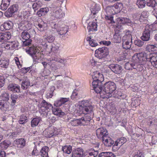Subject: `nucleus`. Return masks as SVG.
<instances>
[{
    "instance_id": "nucleus-1",
    "label": "nucleus",
    "mask_w": 157,
    "mask_h": 157,
    "mask_svg": "<svg viewBox=\"0 0 157 157\" xmlns=\"http://www.w3.org/2000/svg\"><path fill=\"white\" fill-rule=\"evenodd\" d=\"M104 91L101 94V97L103 98H109L112 97L113 92L116 89V84L113 82H106L104 86Z\"/></svg>"
},
{
    "instance_id": "nucleus-2",
    "label": "nucleus",
    "mask_w": 157,
    "mask_h": 157,
    "mask_svg": "<svg viewBox=\"0 0 157 157\" xmlns=\"http://www.w3.org/2000/svg\"><path fill=\"white\" fill-rule=\"evenodd\" d=\"M94 107L88 100H83L82 101L81 104L79 105L78 109L77 112L79 116L81 114H85L93 113Z\"/></svg>"
},
{
    "instance_id": "nucleus-3",
    "label": "nucleus",
    "mask_w": 157,
    "mask_h": 157,
    "mask_svg": "<svg viewBox=\"0 0 157 157\" xmlns=\"http://www.w3.org/2000/svg\"><path fill=\"white\" fill-rule=\"evenodd\" d=\"M91 117L86 116L84 117H82L79 119L73 118H68V121L73 126H77L79 125H87L90 124L91 119Z\"/></svg>"
},
{
    "instance_id": "nucleus-4",
    "label": "nucleus",
    "mask_w": 157,
    "mask_h": 157,
    "mask_svg": "<svg viewBox=\"0 0 157 157\" xmlns=\"http://www.w3.org/2000/svg\"><path fill=\"white\" fill-rule=\"evenodd\" d=\"M150 54H147L144 52H141L139 53H135L132 58L133 63L137 64H143L145 63L147 61L149 62L148 59Z\"/></svg>"
},
{
    "instance_id": "nucleus-5",
    "label": "nucleus",
    "mask_w": 157,
    "mask_h": 157,
    "mask_svg": "<svg viewBox=\"0 0 157 157\" xmlns=\"http://www.w3.org/2000/svg\"><path fill=\"white\" fill-rule=\"evenodd\" d=\"M26 52L30 55L33 58V59L36 61V60L40 59V58L37 57V54H39V47L37 46L35 47L32 46L30 47L27 48L25 49Z\"/></svg>"
},
{
    "instance_id": "nucleus-6",
    "label": "nucleus",
    "mask_w": 157,
    "mask_h": 157,
    "mask_svg": "<svg viewBox=\"0 0 157 157\" xmlns=\"http://www.w3.org/2000/svg\"><path fill=\"white\" fill-rule=\"evenodd\" d=\"M109 54V48L106 47H102L96 49L95 52V56L99 59L107 56Z\"/></svg>"
},
{
    "instance_id": "nucleus-7",
    "label": "nucleus",
    "mask_w": 157,
    "mask_h": 157,
    "mask_svg": "<svg viewBox=\"0 0 157 157\" xmlns=\"http://www.w3.org/2000/svg\"><path fill=\"white\" fill-rule=\"evenodd\" d=\"M96 134L98 138L102 140L108 135L109 133L105 128L101 127L97 129Z\"/></svg>"
},
{
    "instance_id": "nucleus-8",
    "label": "nucleus",
    "mask_w": 157,
    "mask_h": 157,
    "mask_svg": "<svg viewBox=\"0 0 157 157\" xmlns=\"http://www.w3.org/2000/svg\"><path fill=\"white\" fill-rule=\"evenodd\" d=\"M56 128L54 127H49L44 131V134L45 137L51 138L54 136L56 133Z\"/></svg>"
},
{
    "instance_id": "nucleus-9",
    "label": "nucleus",
    "mask_w": 157,
    "mask_h": 157,
    "mask_svg": "<svg viewBox=\"0 0 157 157\" xmlns=\"http://www.w3.org/2000/svg\"><path fill=\"white\" fill-rule=\"evenodd\" d=\"M148 57L149 62L151 63L153 67L157 68V52L150 53L149 57Z\"/></svg>"
},
{
    "instance_id": "nucleus-10",
    "label": "nucleus",
    "mask_w": 157,
    "mask_h": 157,
    "mask_svg": "<svg viewBox=\"0 0 157 157\" xmlns=\"http://www.w3.org/2000/svg\"><path fill=\"white\" fill-rule=\"evenodd\" d=\"M18 46V43L15 41L11 42H8L6 43H3L2 45V48H4L6 49L10 50L14 49L16 48H17Z\"/></svg>"
},
{
    "instance_id": "nucleus-11",
    "label": "nucleus",
    "mask_w": 157,
    "mask_h": 157,
    "mask_svg": "<svg viewBox=\"0 0 157 157\" xmlns=\"http://www.w3.org/2000/svg\"><path fill=\"white\" fill-rule=\"evenodd\" d=\"M52 107L51 104L48 103L45 100H43L39 106V110L40 112H44L48 109Z\"/></svg>"
},
{
    "instance_id": "nucleus-12",
    "label": "nucleus",
    "mask_w": 157,
    "mask_h": 157,
    "mask_svg": "<svg viewBox=\"0 0 157 157\" xmlns=\"http://www.w3.org/2000/svg\"><path fill=\"white\" fill-rule=\"evenodd\" d=\"M109 67L114 73L116 74H119L122 72V67L117 64L113 63L110 64L109 65Z\"/></svg>"
},
{
    "instance_id": "nucleus-13",
    "label": "nucleus",
    "mask_w": 157,
    "mask_h": 157,
    "mask_svg": "<svg viewBox=\"0 0 157 157\" xmlns=\"http://www.w3.org/2000/svg\"><path fill=\"white\" fill-rule=\"evenodd\" d=\"M35 24L36 27L40 31H43L45 30L47 26V24L40 19Z\"/></svg>"
},
{
    "instance_id": "nucleus-14",
    "label": "nucleus",
    "mask_w": 157,
    "mask_h": 157,
    "mask_svg": "<svg viewBox=\"0 0 157 157\" xmlns=\"http://www.w3.org/2000/svg\"><path fill=\"white\" fill-rule=\"evenodd\" d=\"M14 143L18 149L21 150L25 145V141L23 138L17 139L14 141Z\"/></svg>"
},
{
    "instance_id": "nucleus-15",
    "label": "nucleus",
    "mask_w": 157,
    "mask_h": 157,
    "mask_svg": "<svg viewBox=\"0 0 157 157\" xmlns=\"http://www.w3.org/2000/svg\"><path fill=\"white\" fill-rule=\"evenodd\" d=\"M127 141L126 138L124 137L120 138L116 140L114 145L113 146V148L114 149L115 148H116L117 150L119 147L123 145Z\"/></svg>"
},
{
    "instance_id": "nucleus-16",
    "label": "nucleus",
    "mask_w": 157,
    "mask_h": 157,
    "mask_svg": "<svg viewBox=\"0 0 157 157\" xmlns=\"http://www.w3.org/2000/svg\"><path fill=\"white\" fill-rule=\"evenodd\" d=\"M92 77L93 79H95L96 81H99L100 82H102L104 80L102 74L98 71L93 72L92 75Z\"/></svg>"
},
{
    "instance_id": "nucleus-17",
    "label": "nucleus",
    "mask_w": 157,
    "mask_h": 157,
    "mask_svg": "<svg viewBox=\"0 0 157 157\" xmlns=\"http://www.w3.org/2000/svg\"><path fill=\"white\" fill-rule=\"evenodd\" d=\"M13 26V23L11 21H8L4 22L3 24L1 25L0 29L2 31L4 29L9 30L12 29Z\"/></svg>"
},
{
    "instance_id": "nucleus-18",
    "label": "nucleus",
    "mask_w": 157,
    "mask_h": 157,
    "mask_svg": "<svg viewBox=\"0 0 157 157\" xmlns=\"http://www.w3.org/2000/svg\"><path fill=\"white\" fill-rule=\"evenodd\" d=\"M8 88L9 90L13 93H18L20 92V87L17 84L10 83L8 85Z\"/></svg>"
},
{
    "instance_id": "nucleus-19",
    "label": "nucleus",
    "mask_w": 157,
    "mask_h": 157,
    "mask_svg": "<svg viewBox=\"0 0 157 157\" xmlns=\"http://www.w3.org/2000/svg\"><path fill=\"white\" fill-rule=\"evenodd\" d=\"M151 31L150 29H145L143 32L142 36L141 37L142 40L145 41L149 40L150 39Z\"/></svg>"
},
{
    "instance_id": "nucleus-20",
    "label": "nucleus",
    "mask_w": 157,
    "mask_h": 157,
    "mask_svg": "<svg viewBox=\"0 0 157 157\" xmlns=\"http://www.w3.org/2000/svg\"><path fill=\"white\" fill-rule=\"evenodd\" d=\"M69 98H61L58 100L55 101L54 105L56 107H59L64 104L66 102L69 101Z\"/></svg>"
},
{
    "instance_id": "nucleus-21",
    "label": "nucleus",
    "mask_w": 157,
    "mask_h": 157,
    "mask_svg": "<svg viewBox=\"0 0 157 157\" xmlns=\"http://www.w3.org/2000/svg\"><path fill=\"white\" fill-rule=\"evenodd\" d=\"M102 140L105 145L106 147H111L114 144V141L108 135L104 137Z\"/></svg>"
},
{
    "instance_id": "nucleus-22",
    "label": "nucleus",
    "mask_w": 157,
    "mask_h": 157,
    "mask_svg": "<svg viewBox=\"0 0 157 157\" xmlns=\"http://www.w3.org/2000/svg\"><path fill=\"white\" fill-rule=\"evenodd\" d=\"M97 20L96 19H95V21H93L89 23L87 29L89 31H93L97 30L98 22Z\"/></svg>"
},
{
    "instance_id": "nucleus-23",
    "label": "nucleus",
    "mask_w": 157,
    "mask_h": 157,
    "mask_svg": "<svg viewBox=\"0 0 157 157\" xmlns=\"http://www.w3.org/2000/svg\"><path fill=\"white\" fill-rule=\"evenodd\" d=\"M83 150L80 148H77L74 150L72 153V157H83Z\"/></svg>"
},
{
    "instance_id": "nucleus-24",
    "label": "nucleus",
    "mask_w": 157,
    "mask_h": 157,
    "mask_svg": "<svg viewBox=\"0 0 157 157\" xmlns=\"http://www.w3.org/2000/svg\"><path fill=\"white\" fill-rule=\"evenodd\" d=\"M101 6L100 5L95 3H94L91 8V11L93 15H95L101 10Z\"/></svg>"
},
{
    "instance_id": "nucleus-25",
    "label": "nucleus",
    "mask_w": 157,
    "mask_h": 157,
    "mask_svg": "<svg viewBox=\"0 0 157 157\" xmlns=\"http://www.w3.org/2000/svg\"><path fill=\"white\" fill-rule=\"evenodd\" d=\"M52 111L54 114L59 117H63L65 115V113L63 112L61 109L57 108L52 107Z\"/></svg>"
},
{
    "instance_id": "nucleus-26",
    "label": "nucleus",
    "mask_w": 157,
    "mask_h": 157,
    "mask_svg": "<svg viewBox=\"0 0 157 157\" xmlns=\"http://www.w3.org/2000/svg\"><path fill=\"white\" fill-rule=\"evenodd\" d=\"M68 27L65 25H61L60 27L59 26V29L57 30L58 33L60 35L65 34L68 31Z\"/></svg>"
},
{
    "instance_id": "nucleus-27",
    "label": "nucleus",
    "mask_w": 157,
    "mask_h": 157,
    "mask_svg": "<svg viewBox=\"0 0 157 157\" xmlns=\"http://www.w3.org/2000/svg\"><path fill=\"white\" fill-rule=\"evenodd\" d=\"M114 7L113 6H107L105 9L106 14L113 15L117 13Z\"/></svg>"
},
{
    "instance_id": "nucleus-28",
    "label": "nucleus",
    "mask_w": 157,
    "mask_h": 157,
    "mask_svg": "<svg viewBox=\"0 0 157 157\" xmlns=\"http://www.w3.org/2000/svg\"><path fill=\"white\" fill-rule=\"evenodd\" d=\"M148 14V13L147 11H143L142 12L139 18L140 21L144 24L145 23V22H146L147 20V19Z\"/></svg>"
},
{
    "instance_id": "nucleus-29",
    "label": "nucleus",
    "mask_w": 157,
    "mask_h": 157,
    "mask_svg": "<svg viewBox=\"0 0 157 157\" xmlns=\"http://www.w3.org/2000/svg\"><path fill=\"white\" fill-rule=\"evenodd\" d=\"M11 144V143L8 140H5L0 144V151H3L4 150L6 149Z\"/></svg>"
},
{
    "instance_id": "nucleus-30",
    "label": "nucleus",
    "mask_w": 157,
    "mask_h": 157,
    "mask_svg": "<svg viewBox=\"0 0 157 157\" xmlns=\"http://www.w3.org/2000/svg\"><path fill=\"white\" fill-rule=\"evenodd\" d=\"M86 40L89 42L90 45L92 47H95L98 45V42L92 39L91 36L86 38Z\"/></svg>"
},
{
    "instance_id": "nucleus-31",
    "label": "nucleus",
    "mask_w": 157,
    "mask_h": 157,
    "mask_svg": "<svg viewBox=\"0 0 157 157\" xmlns=\"http://www.w3.org/2000/svg\"><path fill=\"white\" fill-rule=\"evenodd\" d=\"M135 63H133L132 61L130 62H128L124 65V68L126 70H132V69H136L137 67V65H136Z\"/></svg>"
},
{
    "instance_id": "nucleus-32",
    "label": "nucleus",
    "mask_w": 157,
    "mask_h": 157,
    "mask_svg": "<svg viewBox=\"0 0 157 157\" xmlns=\"http://www.w3.org/2000/svg\"><path fill=\"white\" fill-rule=\"evenodd\" d=\"M49 147L47 146L43 147L41 148L40 154L42 157H49L48 152Z\"/></svg>"
},
{
    "instance_id": "nucleus-33",
    "label": "nucleus",
    "mask_w": 157,
    "mask_h": 157,
    "mask_svg": "<svg viewBox=\"0 0 157 157\" xmlns=\"http://www.w3.org/2000/svg\"><path fill=\"white\" fill-rule=\"evenodd\" d=\"M52 15L57 19H60L63 17L64 14L63 13L62 10L59 9L58 10L53 12L52 13Z\"/></svg>"
},
{
    "instance_id": "nucleus-34",
    "label": "nucleus",
    "mask_w": 157,
    "mask_h": 157,
    "mask_svg": "<svg viewBox=\"0 0 157 157\" xmlns=\"http://www.w3.org/2000/svg\"><path fill=\"white\" fill-rule=\"evenodd\" d=\"M18 6L17 5L14 4L12 5L8 10L7 13L10 14L9 15V16H11L12 14L17 12L18 10Z\"/></svg>"
},
{
    "instance_id": "nucleus-35",
    "label": "nucleus",
    "mask_w": 157,
    "mask_h": 157,
    "mask_svg": "<svg viewBox=\"0 0 157 157\" xmlns=\"http://www.w3.org/2000/svg\"><path fill=\"white\" fill-rule=\"evenodd\" d=\"M49 11V9L48 7L41 8L37 12V14L39 17H41L47 13Z\"/></svg>"
},
{
    "instance_id": "nucleus-36",
    "label": "nucleus",
    "mask_w": 157,
    "mask_h": 157,
    "mask_svg": "<svg viewBox=\"0 0 157 157\" xmlns=\"http://www.w3.org/2000/svg\"><path fill=\"white\" fill-rule=\"evenodd\" d=\"M132 41L122 40V47L123 48L126 50L129 49L132 44Z\"/></svg>"
},
{
    "instance_id": "nucleus-37",
    "label": "nucleus",
    "mask_w": 157,
    "mask_h": 157,
    "mask_svg": "<svg viewBox=\"0 0 157 157\" xmlns=\"http://www.w3.org/2000/svg\"><path fill=\"white\" fill-rule=\"evenodd\" d=\"M124 33L125 35L123 37L122 40L132 41V36L131 32L129 30H125Z\"/></svg>"
},
{
    "instance_id": "nucleus-38",
    "label": "nucleus",
    "mask_w": 157,
    "mask_h": 157,
    "mask_svg": "<svg viewBox=\"0 0 157 157\" xmlns=\"http://www.w3.org/2000/svg\"><path fill=\"white\" fill-rule=\"evenodd\" d=\"M112 41L115 43H120L121 41V37L118 33H115L113 38L112 39Z\"/></svg>"
},
{
    "instance_id": "nucleus-39",
    "label": "nucleus",
    "mask_w": 157,
    "mask_h": 157,
    "mask_svg": "<svg viewBox=\"0 0 157 157\" xmlns=\"http://www.w3.org/2000/svg\"><path fill=\"white\" fill-rule=\"evenodd\" d=\"M30 83L29 79H26L23 80L21 83L22 89L25 90L28 88L30 86Z\"/></svg>"
},
{
    "instance_id": "nucleus-40",
    "label": "nucleus",
    "mask_w": 157,
    "mask_h": 157,
    "mask_svg": "<svg viewBox=\"0 0 157 157\" xmlns=\"http://www.w3.org/2000/svg\"><path fill=\"white\" fill-rule=\"evenodd\" d=\"M114 94L113 93L112 97L119 99H123L125 97L124 95L120 90H117L115 91Z\"/></svg>"
},
{
    "instance_id": "nucleus-41",
    "label": "nucleus",
    "mask_w": 157,
    "mask_h": 157,
    "mask_svg": "<svg viewBox=\"0 0 157 157\" xmlns=\"http://www.w3.org/2000/svg\"><path fill=\"white\" fill-rule=\"evenodd\" d=\"M113 6L114 7V8L117 13L122 10L123 7V5L121 2L116 3L113 5Z\"/></svg>"
},
{
    "instance_id": "nucleus-42",
    "label": "nucleus",
    "mask_w": 157,
    "mask_h": 157,
    "mask_svg": "<svg viewBox=\"0 0 157 157\" xmlns=\"http://www.w3.org/2000/svg\"><path fill=\"white\" fill-rule=\"evenodd\" d=\"M11 33L9 32L2 33V42H6L9 40L11 38Z\"/></svg>"
},
{
    "instance_id": "nucleus-43",
    "label": "nucleus",
    "mask_w": 157,
    "mask_h": 157,
    "mask_svg": "<svg viewBox=\"0 0 157 157\" xmlns=\"http://www.w3.org/2000/svg\"><path fill=\"white\" fill-rule=\"evenodd\" d=\"M10 0H2L1 5V9L2 10H6L10 4Z\"/></svg>"
},
{
    "instance_id": "nucleus-44",
    "label": "nucleus",
    "mask_w": 157,
    "mask_h": 157,
    "mask_svg": "<svg viewBox=\"0 0 157 157\" xmlns=\"http://www.w3.org/2000/svg\"><path fill=\"white\" fill-rule=\"evenodd\" d=\"M41 118L40 117L33 118L31 121V126L32 127H35L37 126L40 122Z\"/></svg>"
},
{
    "instance_id": "nucleus-45",
    "label": "nucleus",
    "mask_w": 157,
    "mask_h": 157,
    "mask_svg": "<svg viewBox=\"0 0 157 157\" xmlns=\"http://www.w3.org/2000/svg\"><path fill=\"white\" fill-rule=\"evenodd\" d=\"M43 4L42 1H37L34 2L32 5V7L34 11L37 10L43 5Z\"/></svg>"
},
{
    "instance_id": "nucleus-46",
    "label": "nucleus",
    "mask_w": 157,
    "mask_h": 157,
    "mask_svg": "<svg viewBox=\"0 0 157 157\" xmlns=\"http://www.w3.org/2000/svg\"><path fill=\"white\" fill-rule=\"evenodd\" d=\"M157 48V44L154 45L148 44L146 47V50L149 52H154L156 50Z\"/></svg>"
},
{
    "instance_id": "nucleus-47",
    "label": "nucleus",
    "mask_w": 157,
    "mask_h": 157,
    "mask_svg": "<svg viewBox=\"0 0 157 157\" xmlns=\"http://www.w3.org/2000/svg\"><path fill=\"white\" fill-rule=\"evenodd\" d=\"M9 65V61L5 59H1L0 60V66L1 67L7 68Z\"/></svg>"
},
{
    "instance_id": "nucleus-48",
    "label": "nucleus",
    "mask_w": 157,
    "mask_h": 157,
    "mask_svg": "<svg viewBox=\"0 0 157 157\" xmlns=\"http://www.w3.org/2000/svg\"><path fill=\"white\" fill-rule=\"evenodd\" d=\"M117 19L120 24L130 23L131 22V20L127 17H119Z\"/></svg>"
},
{
    "instance_id": "nucleus-49",
    "label": "nucleus",
    "mask_w": 157,
    "mask_h": 157,
    "mask_svg": "<svg viewBox=\"0 0 157 157\" xmlns=\"http://www.w3.org/2000/svg\"><path fill=\"white\" fill-rule=\"evenodd\" d=\"M9 105L7 103L0 102V109L3 112H5L9 109Z\"/></svg>"
},
{
    "instance_id": "nucleus-50",
    "label": "nucleus",
    "mask_w": 157,
    "mask_h": 157,
    "mask_svg": "<svg viewBox=\"0 0 157 157\" xmlns=\"http://www.w3.org/2000/svg\"><path fill=\"white\" fill-rule=\"evenodd\" d=\"M105 18L109 24L115 23V22L113 20V17L112 15L106 14L105 15Z\"/></svg>"
},
{
    "instance_id": "nucleus-51",
    "label": "nucleus",
    "mask_w": 157,
    "mask_h": 157,
    "mask_svg": "<svg viewBox=\"0 0 157 157\" xmlns=\"http://www.w3.org/2000/svg\"><path fill=\"white\" fill-rule=\"evenodd\" d=\"M113 154L112 152H102L100 153L98 157H113Z\"/></svg>"
},
{
    "instance_id": "nucleus-52",
    "label": "nucleus",
    "mask_w": 157,
    "mask_h": 157,
    "mask_svg": "<svg viewBox=\"0 0 157 157\" xmlns=\"http://www.w3.org/2000/svg\"><path fill=\"white\" fill-rule=\"evenodd\" d=\"M146 4L145 0H137L136 4L139 8H144Z\"/></svg>"
},
{
    "instance_id": "nucleus-53",
    "label": "nucleus",
    "mask_w": 157,
    "mask_h": 157,
    "mask_svg": "<svg viewBox=\"0 0 157 157\" xmlns=\"http://www.w3.org/2000/svg\"><path fill=\"white\" fill-rule=\"evenodd\" d=\"M22 38L24 40L29 39L30 38V36L28 32L26 31L23 32L21 35Z\"/></svg>"
},
{
    "instance_id": "nucleus-54",
    "label": "nucleus",
    "mask_w": 157,
    "mask_h": 157,
    "mask_svg": "<svg viewBox=\"0 0 157 157\" xmlns=\"http://www.w3.org/2000/svg\"><path fill=\"white\" fill-rule=\"evenodd\" d=\"M62 150L64 153L69 154L71 153L72 151L71 146H64L62 148Z\"/></svg>"
},
{
    "instance_id": "nucleus-55",
    "label": "nucleus",
    "mask_w": 157,
    "mask_h": 157,
    "mask_svg": "<svg viewBox=\"0 0 157 157\" xmlns=\"http://www.w3.org/2000/svg\"><path fill=\"white\" fill-rule=\"evenodd\" d=\"M27 117L25 115H22L20 116V118L18 122L20 124H23L27 122Z\"/></svg>"
},
{
    "instance_id": "nucleus-56",
    "label": "nucleus",
    "mask_w": 157,
    "mask_h": 157,
    "mask_svg": "<svg viewBox=\"0 0 157 157\" xmlns=\"http://www.w3.org/2000/svg\"><path fill=\"white\" fill-rule=\"evenodd\" d=\"M94 91L97 93H99L101 96V92L104 91V89L102 90V87L101 86V85L97 86H94L93 87Z\"/></svg>"
},
{
    "instance_id": "nucleus-57",
    "label": "nucleus",
    "mask_w": 157,
    "mask_h": 157,
    "mask_svg": "<svg viewBox=\"0 0 157 157\" xmlns=\"http://www.w3.org/2000/svg\"><path fill=\"white\" fill-rule=\"evenodd\" d=\"M147 5L149 6L155 7L157 5V3L155 0H147Z\"/></svg>"
},
{
    "instance_id": "nucleus-58",
    "label": "nucleus",
    "mask_w": 157,
    "mask_h": 157,
    "mask_svg": "<svg viewBox=\"0 0 157 157\" xmlns=\"http://www.w3.org/2000/svg\"><path fill=\"white\" fill-rule=\"evenodd\" d=\"M88 152L90 157H95L98 154V151L92 149L89 150Z\"/></svg>"
},
{
    "instance_id": "nucleus-59",
    "label": "nucleus",
    "mask_w": 157,
    "mask_h": 157,
    "mask_svg": "<svg viewBox=\"0 0 157 157\" xmlns=\"http://www.w3.org/2000/svg\"><path fill=\"white\" fill-rule=\"evenodd\" d=\"M43 39L44 40H46V41H47L48 42L52 43L54 40L55 38L54 36L51 35H50L48 36L47 37L44 38Z\"/></svg>"
},
{
    "instance_id": "nucleus-60",
    "label": "nucleus",
    "mask_w": 157,
    "mask_h": 157,
    "mask_svg": "<svg viewBox=\"0 0 157 157\" xmlns=\"http://www.w3.org/2000/svg\"><path fill=\"white\" fill-rule=\"evenodd\" d=\"M0 97L3 101H8L9 99V95L8 93H3L0 96Z\"/></svg>"
},
{
    "instance_id": "nucleus-61",
    "label": "nucleus",
    "mask_w": 157,
    "mask_h": 157,
    "mask_svg": "<svg viewBox=\"0 0 157 157\" xmlns=\"http://www.w3.org/2000/svg\"><path fill=\"white\" fill-rule=\"evenodd\" d=\"M134 44L136 45L141 47L144 44V42L140 40L137 39L134 41Z\"/></svg>"
},
{
    "instance_id": "nucleus-62",
    "label": "nucleus",
    "mask_w": 157,
    "mask_h": 157,
    "mask_svg": "<svg viewBox=\"0 0 157 157\" xmlns=\"http://www.w3.org/2000/svg\"><path fill=\"white\" fill-rule=\"evenodd\" d=\"M60 47V44H59L57 43L56 44H53L52 45V48H51L52 51H53L54 52H56L59 49Z\"/></svg>"
},
{
    "instance_id": "nucleus-63",
    "label": "nucleus",
    "mask_w": 157,
    "mask_h": 157,
    "mask_svg": "<svg viewBox=\"0 0 157 157\" xmlns=\"http://www.w3.org/2000/svg\"><path fill=\"white\" fill-rule=\"evenodd\" d=\"M78 93V90L76 89L74 90L71 96V99L73 100L76 98H77Z\"/></svg>"
},
{
    "instance_id": "nucleus-64",
    "label": "nucleus",
    "mask_w": 157,
    "mask_h": 157,
    "mask_svg": "<svg viewBox=\"0 0 157 157\" xmlns=\"http://www.w3.org/2000/svg\"><path fill=\"white\" fill-rule=\"evenodd\" d=\"M144 153L140 151H138L134 154L133 157H144Z\"/></svg>"
}]
</instances>
